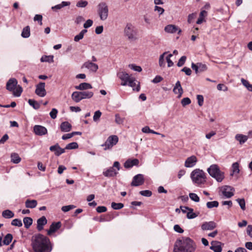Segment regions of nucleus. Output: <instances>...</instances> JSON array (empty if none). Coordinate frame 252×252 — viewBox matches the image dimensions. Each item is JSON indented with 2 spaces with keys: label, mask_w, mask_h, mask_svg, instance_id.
I'll list each match as a JSON object with an SVG mask.
<instances>
[{
  "label": "nucleus",
  "mask_w": 252,
  "mask_h": 252,
  "mask_svg": "<svg viewBox=\"0 0 252 252\" xmlns=\"http://www.w3.org/2000/svg\"><path fill=\"white\" fill-rule=\"evenodd\" d=\"M32 246L35 252H51V244L49 239L41 234H36L32 237Z\"/></svg>",
  "instance_id": "1"
},
{
  "label": "nucleus",
  "mask_w": 252,
  "mask_h": 252,
  "mask_svg": "<svg viewBox=\"0 0 252 252\" xmlns=\"http://www.w3.org/2000/svg\"><path fill=\"white\" fill-rule=\"evenodd\" d=\"M195 248V244L191 239L183 238L176 241L174 252H193Z\"/></svg>",
  "instance_id": "2"
},
{
  "label": "nucleus",
  "mask_w": 252,
  "mask_h": 252,
  "mask_svg": "<svg viewBox=\"0 0 252 252\" xmlns=\"http://www.w3.org/2000/svg\"><path fill=\"white\" fill-rule=\"evenodd\" d=\"M190 178L194 184L199 186L205 183L206 175L202 170L195 169L191 172Z\"/></svg>",
  "instance_id": "3"
},
{
  "label": "nucleus",
  "mask_w": 252,
  "mask_h": 252,
  "mask_svg": "<svg viewBox=\"0 0 252 252\" xmlns=\"http://www.w3.org/2000/svg\"><path fill=\"white\" fill-rule=\"evenodd\" d=\"M207 171L210 176L218 182H221L224 178V173L220 170L219 165L216 164L210 165Z\"/></svg>",
  "instance_id": "4"
},
{
  "label": "nucleus",
  "mask_w": 252,
  "mask_h": 252,
  "mask_svg": "<svg viewBox=\"0 0 252 252\" xmlns=\"http://www.w3.org/2000/svg\"><path fill=\"white\" fill-rule=\"evenodd\" d=\"M137 30L131 23H127L124 29V34L129 40H134L137 38Z\"/></svg>",
  "instance_id": "5"
},
{
  "label": "nucleus",
  "mask_w": 252,
  "mask_h": 252,
  "mask_svg": "<svg viewBox=\"0 0 252 252\" xmlns=\"http://www.w3.org/2000/svg\"><path fill=\"white\" fill-rule=\"evenodd\" d=\"M121 168V165L118 161H115L112 166L103 171V175L106 177H113L118 174V171Z\"/></svg>",
  "instance_id": "6"
},
{
  "label": "nucleus",
  "mask_w": 252,
  "mask_h": 252,
  "mask_svg": "<svg viewBox=\"0 0 252 252\" xmlns=\"http://www.w3.org/2000/svg\"><path fill=\"white\" fill-rule=\"evenodd\" d=\"M108 7L105 2H101L97 5V13L102 21L107 19L108 16Z\"/></svg>",
  "instance_id": "7"
},
{
  "label": "nucleus",
  "mask_w": 252,
  "mask_h": 252,
  "mask_svg": "<svg viewBox=\"0 0 252 252\" xmlns=\"http://www.w3.org/2000/svg\"><path fill=\"white\" fill-rule=\"evenodd\" d=\"M118 137L116 135L110 136L101 146L105 147L104 148V150L110 149L118 143Z\"/></svg>",
  "instance_id": "8"
},
{
  "label": "nucleus",
  "mask_w": 252,
  "mask_h": 252,
  "mask_svg": "<svg viewBox=\"0 0 252 252\" xmlns=\"http://www.w3.org/2000/svg\"><path fill=\"white\" fill-rule=\"evenodd\" d=\"M117 76L122 80L121 85L126 86L128 82L132 79V77L125 71H119L117 73Z\"/></svg>",
  "instance_id": "9"
},
{
  "label": "nucleus",
  "mask_w": 252,
  "mask_h": 252,
  "mask_svg": "<svg viewBox=\"0 0 252 252\" xmlns=\"http://www.w3.org/2000/svg\"><path fill=\"white\" fill-rule=\"evenodd\" d=\"M45 83L40 82L36 86L35 93L40 97H44L46 94V91L45 89Z\"/></svg>",
  "instance_id": "10"
},
{
  "label": "nucleus",
  "mask_w": 252,
  "mask_h": 252,
  "mask_svg": "<svg viewBox=\"0 0 252 252\" xmlns=\"http://www.w3.org/2000/svg\"><path fill=\"white\" fill-rule=\"evenodd\" d=\"M144 183V176L139 174L134 176L131 183V186L138 187L143 185Z\"/></svg>",
  "instance_id": "11"
},
{
  "label": "nucleus",
  "mask_w": 252,
  "mask_h": 252,
  "mask_svg": "<svg viewBox=\"0 0 252 252\" xmlns=\"http://www.w3.org/2000/svg\"><path fill=\"white\" fill-rule=\"evenodd\" d=\"M234 188L228 186H225L222 188V193L226 198H230L234 195Z\"/></svg>",
  "instance_id": "12"
},
{
  "label": "nucleus",
  "mask_w": 252,
  "mask_h": 252,
  "mask_svg": "<svg viewBox=\"0 0 252 252\" xmlns=\"http://www.w3.org/2000/svg\"><path fill=\"white\" fill-rule=\"evenodd\" d=\"M197 162V158L195 156H192L187 158L185 162V166L187 168L192 167L195 165Z\"/></svg>",
  "instance_id": "13"
},
{
  "label": "nucleus",
  "mask_w": 252,
  "mask_h": 252,
  "mask_svg": "<svg viewBox=\"0 0 252 252\" xmlns=\"http://www.w3.org/2000/svg\"><path fill=\"white\" fill-rule=\"evenodd\" d=\"M33 131L36 135L39 136L45 135L47 133L46 128L40 125H35L34 126Z\"/></svg>",
  "instance_id": "14"
},
{
  "label": "nucleus",
  "mask_w": 252,
  "mask_h": 252,
  "mask_svg": "<svg viewBox=\"0 0 252 252\" xmlns=\"http://www.w3.org/2000/svg\"><path fill=\"white\" fill-rule=\"evenodd\" d=\"M82 67L86 68L91 71L94 72H95L98 68V66L97 64L93 63L90 61L85 62L82 65Z\"/></svg>",
  "instance_id": "15"
},
{
  "label": "nucleus",
  "mask_w": 252,
  "mask_h": 252,
  "mask_svg": "<svg viewBox=\"0 0 252 252\" xmlns=\"http://www.w3.org/2000/svg\"><path fill=\"white\" fill-rule=\"evenodd\" d=\"M217 226L216 223L213 221H206L201 225V229L202 230H212Z\"/></svg>",
  "instance_id": "16"
},
{
  "label": "nucleus",
  "mask_w": 252,
  "mask_h": 252,
  "mask_svg": "<svg viewBox=\"0 0 252 252\" xmlns=\"http://www.w3.org/2000/svg\"><path fill=\"white\" fill-rule=\"evenodd\" d=\"M49 149L51 152H54L55 155L57 156H59L65 152V149L61 148L58 143L51 146Z\"/></svg>",
  "instance_id": "17"
},
{
  "label": "nucleus",
  "mask_w": 252,
  "mask_h": 252,
  "mask_svg": "<svg viewBox=\"0 0 252 252\" xmlns=\"http://www.w3.org/2000/svg\"><path fill=\"white\" fill-rule=\"evenodd\" d=\"M17 83L18 82L16 79L10 78L6 83V88L8 91L12 92L15 89Z\"/></svg>",
  "instance_id": "18"
},
{
  "label": "nucleus",
  "mask_w": 252,
  "mask_h": 252,
  "mask_svg": "<svg viewBox=\"0 0 252 252\" xmlns=\"http://www.w3.org/2000/svg\"><path fill=\"white\" fill-rule=\"evenodd\" d=\"M164 31L169 33H174L178 32V33L180 34L181 32V29H179L176 26L171 24L165 27Z\"/></svg>",
  "instance_id": "19"
},
{
  "label": "nucleus",
  "mask_w": 252,
  "mask_h": 252,
  "mask_svg": "<svg viewBox=\"0 0 252 252\" xmlns=\"http://www.w3.org/2000/svg\"><path fill=\"white\" fill-rule=\"evenodd\" d=\"M61 227V223L60 221L53 222L50 226L49 229L47 231V234L51 235L53 233L56 232Z\"/></svg>",
  "instance_id": "20"
},
{
  "label": "nucleus",
  "mask_w": 252,
  "mask_h": 252,
  "mask_svg": "<svg viewBox=\"0 0 252 252\" xmlns=\"http://www.w3.org/2000/svg\"><path fill=\"white\" fill-rule=\"evenodd\" d=\"M173 91L174 94H178V98H180L181 97L183 93V90L182 88L180 82L179 81H177V82L176 83Z\"/></svg>",
  "instance_id": "21"
},
{
  "label": "nucleus",
  "mask_w": 252,
  "mask_h": 252,
  "mask_svg": "<svg viewBox=\"0 0 252 252\" xmlns=\"http://www.w3.org/2000/svg\"><path fill=\"white\" fill-rule=\"evenodd\" d=\"M47 223V220L45 216H42L37 220V229L41 231L43 229V226Z\"/></svg>",
  "instance_id": "22"
},
{
  "label": "nucleus",
  "mask_w": 252,
  "mask_h": 252,
  "mask_svg": "<svg viewBox=\"0 0 252 252\" xmlns=\"http://www.w3.org/2000/svg\"><path fill=\"white\" fill-rule=\"evenodd\" d=\"M211 246L210 249L213 250L214 252H221L222 248L220 245V243L218 241H212L211 243Z\"/></svg>",
  "instance_id": "23"
},
{
  "label": "nucleus",
  "mask_w": 252,
  "mask_h": 252,
  "mask_svg": "<svg viewBox=\"0 0 252 252\" xmlns=\"http://www.w3.org/2000/svg\"><path fill=\"white\" fill-rule=\"evenodd\" d=\"M139 162V160L136 158L128 159L125 162L124 166L126 168H131L134 165H137Z\"/></svg>",
  "instance_id": "24"
},
{
  "label": "nucleus",
  "mask_w": 252,
  "mask_h": 252,
  "mask_svg": "<svg viewBox=\"0 0 252 252\" xmlns=\"http://www.w3.org/2000/svg\"><path fill=\"white\" fill-rule=\"evenodd\" d=\"M75 89L80 91H85L92 89V86L88 83H82L75 87Z\"/></svg>",
  "instance_id": "25"
},
{
  "label": "nucleus",
  "mask_w": 252,
  "mask_h": 252,
  "mask_svg": "<svg viewBox=\"0 0 252 252\" xmlns=\"http://www.w3.org/2000/svg\"><path fill=\"white\" fill-rule=\"evenodd\" d=\"M72 126L68 122H63L60 128L63 132H69L71 129Z\"/></svg>",
  "instance_id": "26"
},
{
  "label": "nucleus",
  "mask_w": 252,
  "mask_h": 252,
  "mask_svg": "<svg viewBox=\"0 0 252 252\" xmlns=\"http://www.w3.org/2000/svg\"><path fill=\"white\" fill-rule=\"evenodd\" d=\"M235 138L239 142L240 144L242 145L247 141L248 136L242 134H237L235 136Z\"/></svg>",
  "instance_id": "27"
},
{
  "label": "nucleus",
  "mask_w": 252,
  "mask_h": 252,
  "mask_svg": "<svg viewBox=\"0 0 252 252\" xmlns=\"http://www.w3.org/2000/svg\"><path fill=\"white\" fill-rule=\"evenodd\" d=\"M37 205V202L36 200L27 199L25 202V206L28 208H34Z\"/></svg>",
  "instance_id": "28"
},
{
  "label": "nucleus",
  "mask_w": 252,
  "mask_h": 252,
  "mask_svg": "<svg viewBox=\"0 0 252 252\" xmlns=\"http://www.w3.org/2000/svg\"><path fill=\"white\" fill-rule=\"evenodd\" d=\"M80 93L82 100L84 99H89V98H91L92 97H93V96L94 95L93 92H91V91H83L80 92Z\"/></svg>",
  "instance_id": "29"
},
{
  "label": "nucleus",
  "mask_w": 252,
  "mask_h": 252,
  "mask_svg": "<svg viewBox=\"0 0 252 252\" xmlns=\"http://www.w3.org/2000/svg\"><path fill=\"white\" fill-rule=\"evenodd\" d=\"M136 80L134 78L132 77V79L128 82L127 85L133 88V91H136V92H139L140 91V86L139 84L137 86L136 88L135 89L134 87L136 86Z\"/></svg>",
  "instance_id": "30"
},
{
  "label": "nucleus",
  "mask_w": 252,
  "mask_h": 252,
  "mask_svg": "<svg viewBox=\"0 0 252 252\" xmlns=\"http://www.w3.org/2000/svg\"><path fill=\"white\" fill-rule=\"evenodd\" d=\"M71 98L75 102H80L82 100L80 92H74L71 94Z\"/></svg>",
  "instance_id": "31"
},
{
  "label": "nucleus",
  "mask_w": 252,
  "mask_h": 252,
  "mask_svg": "<svg viewBox=\"0 0 252 252\" xmlns=\"http://www.w3.org/2000/svg\"><path fill=\"white\" fill-rule=\"evenodd\" d=\"M70 4V2L69 1H62V2L60 4H57L55 6L52 7V9L53 10H57L61 9L62 8L68 6Z\"/></svg>",
  "instance_id": "32"
},
{
  "label": "nucleus",
  "mask_w": 252,
  "mask_h": 252,
  "mask_svg": "<svg viewBox=\"0 0 252 252\" xmlns=\"http://www.w3.org/2000/svg\"><path fill=\"white\" fill-rule=\"evenodd\" d=\"M30 34V28L29 26H27L23 29L21 36L23 38H28Z\"/></svg>",
  "instance_id": "33"
},
{
  "label": "nucleus",
  "mask_w": 252,
  "mask_h": 252,
  "mask_svg": "<svg viewBox=\"0 0 252 252\" xmlns=\"http://www.w3.org/2000/svg\"><path fill=\"white\" fill-rule=\"evenodd\" d=\"M54 56L53 55L43 56L40 59L41 62H47L52 63L54 62Z\"/></svg>",
  "instance_id": "34"
},
{
  "label": "nucleus",
  "mask_w": 252,
  "mask_h": 252,
  "mask_svg": "<svg viewBox=\"0 0 252 252\" xmlns=\"http://www.w3.org/2000/svg\"><path fill=\"white\" fill-rule=\"evenodd\" d=\"M21 158L17 153H12L11 155V161L14 163H18L21 161Z\"/></svg>",
  "instance_id": "35"
},
{
  "label": "nucleus",
  "mask_w": 252,
  "mask_h": 252,
  "mask_svg": "<svg viewBox=\"0 0 252 252\" xmlns=\"http://www.w3.org/2000/svg\"><path fill=\"white\" fill-rule=\"evenodd\" d=\"M14 213L9 210H6L2 212V216L6 219L12 218L14 217Z\"/></svg>",
  "instance_id": "36"
},
{
  "label": "nucleus",
  "mask_w": 252,
  "mask_h": 252,
  "mask_svg": "<svg viewBox=\"0 0 252 252\" xmlns=\"http://www.w3.org/2000/svg\"><path fill=\"white\" fill-rule=\"evenodd\" d=\"M25 227L28 228L32 223V219L30 217H25L23 219Z\"/></svg>",
  "instance_id": "37"
},
{
  "label": "nucleus",
  "mask_w": 252,
  "mask_h": 252,
  "mask_svg": "<svg viewBox=\"0 0 252 252\" xmlns=\"http://www.w3.org/2000/svg\"><path fill=\"white\" fill-rule=\"evenodd\" d=\"M12 239L13 236L12 234L10 233L6 234L5 236L4 237V239L3 241V244L5 245H8L12 241Z\"/></svg>",
  "instance_id": "38"
},
{
  "label": "nucleus",
  "mask_w": 252,
  "mask_h": 252,
  "mask_svg": "<svg viewBox=\"0 0 252 252\" xmlns=\"http://www.w3.org/2000/svg\"><path fill=\"white\" fill-rule=\"evenodd\" d=\"M232 173L230 174L231 176H232L233 174H238L239 173V165L238 162H234L232 164Z\"/></svg>",
  "instance_id": "39"
},
{
  "label": "nucleus",
  "mask_w": 252,
  "mask_h": 252,
  "mask_svg": "<svg viewBox=\"0 0 252 252\" xmlns=\"http://www.w3.org/2000/svg\"><path fill=\"white\" fill-rule=\"evenodd\" d=\"M12 92H13V94L15 96L19 97L21 95V94L23 92V89L19 85L16 86L15 89Z\"/></svg>",
  "instance_id": "40"
},
{
  "label": "nucleus",
  "mask_w": 252,
  "mask_h": 252,
  "mask_svg": "<svg viewBox=\"0 0 252 252\" xmlns=\"http://www.w3.org/2000/svg\"><path fill=\"white\" fill-rule=\"evenodd\" d=\"M87 31L86 30H83L81 31V32L76 36H75L74 40L76 42L79 41L80 40L82 39L84 35V34L86 33Z\"/></svg>",
  "instance_id": "41"
},
{
  "label": "nucleus",
  "mask_w": 252,
  "mask_h": 252,
  "mask_svg": "<svg viewBox=\"0 0 252 252\" xmlns=\"http://www.w3.org/2000/svg\"><path fill=\"white\" fill-rule=\"evenodd\" d=\"M29 104L32 106L34 109H38L40 107V104L35 100L30 99L28 100Z\"/></svg>",
  "instance_id": "42"
},
{
  "label": "nucleus",
  "mask_w": 252,
  "mask_h": 252,
  "mask_svg": "<svg viewBox=\"0 0 252 252\" xmlns=\"http://www.w3.org/2000/svg\"><path fill=\"white\" fill-rule=\"evenodd\" d=\"M78 147V145L76 142H72L66 145L64 149L72 150L75 149Z\"/></svg>",
  "instance_id": "43"
},
{
  "label": "nucleus",
  "mask_w": 252,
  "mask_h": 252,
  "mask_svg": "<svg viewBox=\"0 0 252 252\" xmlns=\"http://www.w3.org/2000/svg\"><path fill=\"white\" fill-rule=\"evenodd\" d=\"M236 200L238 203L241 209L242 210H245L246 209V203L245 199L244 198H238Z\"/></svg>",
  "instance_id": "44"
},
{
  "label": "nucleus",
  "mask_w": 252,
  "mask_h": 252,
  "mask_svg": "<svg viewBox=\"0 0 252 252\" xmlns=\"http://www.w3.org/2000/svg\"><path fill=\"white\" fill-rule=\"evenodd\" d=\"M219 202L217 201H213L208 202L206 203V206L209 209H211L213 207H218L219 206Z\"/></svg>",
  "instance_id": "45"
},
{
  "label": "nucleus",
  "mask_w": 252,
  "mask_h": 252,
  "mask_svg": "<svg viewBox=\"0 0 252 252\" xmlns=\"http://www.w3.org/2000/svg\"><path fill=\"white\" fill-rule=\"evenodd\" d=\"M111 207L114 210H119L124 207V204L122 203L112 202Z\"/></svg>",
  "instance_id": "46"
},
{
  "label": "nucleus",
  "mask_w": 252,
  "mask_h": 252,
  "mask_svg": "<svg viewBox=\"0 0 252 252\" xmlns=\"http://www.w3.org/2000/svg\"><path fill=\"white\" fill-rule=\"evenodd\" d=\"M197 63L200 72H204L207 70L208 67L206 64L201 63Z\"/></svg>",
  "instance_id": "47"
},
{
  "label": "nucleus",
  "mask_w": 252,
  "mask_h": 252,
  "mask_svg": "<svg viewBox=\"0 0 252 252\" xmlns=\"http://www.w3.org/2000/svg\"><path fill=\"white\" fill-rule=\"evenodd\" d=\"M88 4V2L86 0H81L77 2L76 3V6L78 7H85Z\"/></svg>",
  "instance_id": "48"
},
{
  "label": "nucleus",
  "mask_w": 252,
  "mask_h": 252,
  "mask_svg": "<svg viewBox=\"0 0 252 252\" xmlns=\"http://www.w3.org/2000/svg\"><path fill=\"white\" fill-rule=\"evenodd\" d=\"M189 197L192 201L196 202H198L200 200L198 196L194 193H189Z\"/></svg>",
  "instance_id": "49"
},
{
  "label": "nucleus",
  "mask_w": 252,
  "mask_h": 252,
  "mask_svg": "<svg viewBox=\"0 0 252 252\" xmlns=\"http://www.w3.org/2000/svg\"><path fill=\"white\" fill-rule=\"evenodd\" d=\"M167 52H165L162 54L160 55L159 58V65L160 66H164L165 65V63H164V55L167 54Z\"/></svg>",
  "instance_id": "50"
},
{
  "label": "nucleus",
  "mask_w": 252,
  "mask_h": 252,
  "mask_svg": "<svg viewBox=\"0 0 252 252\" xmlns=\"http://www.w3.org/2000/svg\"><path fill=\"white\" fill-rule=\"evenodd\" d=\"M115 116V122L117 124L121 125L124 123V119L121 118L119 114H116Z\"/></svg>",
  "instance_id": "51"
},
{
  "label": "nucleus",
  "mask_w": 252,
  "mask_h": 252,
  "mask_svg": "<svg viewBox=\"0 0 252 252\" xmlns=\"http://www.w3.org/2000/svg\"><path fill=\"white\" fill-rule=\"evenodd\" d=\"M11 225L13 226H17L18 227L22 226L23 224L22 221L18 219L13 220L11 222Z\"/></svg>",
  "instance_id": "52"
},
{
  "label": "nucleus",
  "mask_w": 252,
  "mask_h": 252,
  "mask_svg": "<svg viewBox=\"0 0 252 252\" xmlns=\"http://www.w3.org/2000/svg\"><path fill=\"white\" fill-rule=\"evenodd\" d=\"M75 208V206L73 205L63 206L62 207V210L64 212H66Z\"/></svg>",
  "instance_id": "53"
},
{
  "label": "nucleus",
  "mask_w": 252,
  "mask_h": 252,
  "mask_svg": "<svg viewBox=\"0 0 252 252\" xmlns=\"http://www.w3.org/2000/svg\"><path fill=\"white\" fill-rule=\"evenodd\" d=\"M139 193L144 196L150 197L152 195V192L149 190H142L139 192Z\"/></svg>",
  "instance_id": "54"
},
{
  "label": "nucleus",
  "mask_w": 252,
  "mask_h": 252,
  "mask_svg": "<svg viewBox=\"0 0 252 252\" xmlns=\"http://www.w3.org/2000/svg\"><path fill=\"white\" fill-rule=\"evenodd\" d=\"M186 59L187 57L185 56L181 57L177 63L178 66L180 67L183 66L185 64Z\"/></svg>",
  "instance_id": "55"
},
{
  "label": "nucleus",
  "mask_w": 252,
  "mask_h": 252,
  "mask_svg": "<svg viewBox=\"0 0 252 252\" xmlns=\"http://www.w3.org/2000/svg\"><path fill=\"white\" fill-rule=\"evenodd\" d=\"M129 67L132 70L137 71L141 72L142 71V68L140 66H137L133 64H129Z\"/></svg>",
  "instance_id": "56"
},
{
  "label": "nucleus",
  "mask_w": 252,
  "mask_h": 252,
  "mask_svg": "<svg viewBox=\"0 0 252 252\" xmlns=\"http://www.w3.org/2000/svg\"><path fill=\"white\" fill-rule=\"evenodd\" d=\"M101 112L99 110H97L94 112L93 120L94 121L96 122L101 117Z\"/></svg>",
  "instance_id": "57"
},
{
  "label": "nucleus",
  "mask_w": 252,
  "mask_h": 252,
  "mask_svg": "<svg viewBox=\"0 0 252 252\" xmlns=\"http://www.w3.org/2000/svg\"><path fill=\"white\" fill-rule=\"evenodd\" d=\"M191 100L189 97H185L181 100V104L183 106L189 104Z\"/></svg>",
  "instance_id": "58"
},
{
  "label": "nucleus",
  "mask_w": 252,
  "mask_h": 252,
  "mask_svg": "<svg viewBox=\"0 0 252 252\" xmlns=\"http://www.w3.org/2000/svg\"><path fill=\"white\" fill-rule=\"evenodd\" d=\"M58 112V111L57 109L56 108H53L51 111L50 112V116L51 118L53 119L56 118Z\"/></svg>",
  "instance_id": "59"
},
{
  "label": "nucleus",
  "mask_w": 252,
  "mask_h": 252,
  "mask_svg": "<svg viewBox=\"0 0 252 252\" xmlns=\"http://www.w3.org/2000/svg\"><path fill=\"white\" fill-rule=\"evenodd\" d=\"M217 89L219 91L226 92L228 90V88L224 84H219L217 85Z\"/></svg>",
  "instance_id": "60"
},
{
  "label": "nucleus",
  "mask_w": 252,
  "mask_h": 252,
  "mask_svg": "<svg viewBox=\"0 0 252 252\" xmlns=\"http://www.w3.org/2000/svg\"><path fill=\"white\" fill-rule=\"evenodd\" d=\"M197 99L198 105L201 106L203 104L204 98L203 95L198 94L197 95Z\"/></svg>",
  "instance_id": "61"
},
{
  "label": "nucleus",
  "mask_w": 252,
  "mask_h": 252,
  "mask_svg": "<svg viewBox=\"0 0 252 252\" xmlns=\"http://www.w3.org/2000/svg\"><path fill=\"white\" fill-rule=\"evenodd\" d=\"M191 66L192 69L195 71L196 74L200 73L197 63H192Z\"/></svg>",
  "instance_id": "62"
},
{
  "label": "nucleus",
  "mask_w": 252,
  "mask_h": 252,
  "mask_svg": "<svg viewBox=\"0 0 252 252\" xmlns=\"http://www.w3.org/2000/svg\"><path fill=\"white\" fill-rule=\"evenodd\" d=\"M93 22L92 20L89 19L84 24V28L85 29L91 27L93 25Z\"/></svg>",
  "instance_id": "63"
},
{
  "label": "nucleus",
  "mask_w": 252,
  "mask_h": 252,
  "mask_svg": "<svg viewBox=\"0 0 252 252\" xmlns=\"http://www.w3.org/2000/svg\"><path fill=\"white\" fill-rule=\"evenodd\" d=\"M247 233L248 235L252 238V225H249L247 228Z\"/></svg>",
  "instance_id": "64"
}]
</instances>
